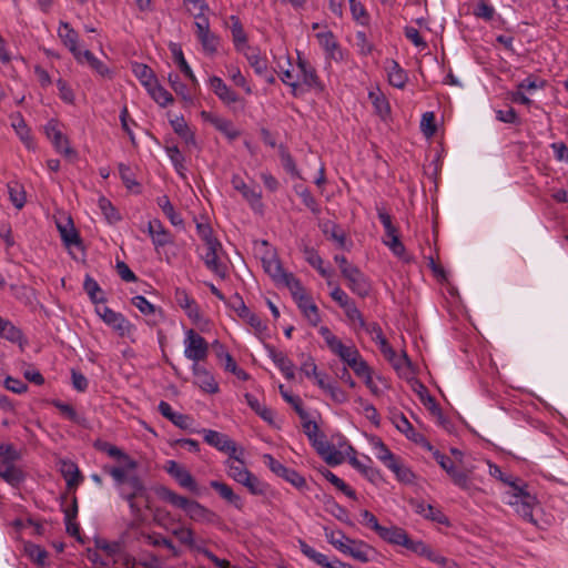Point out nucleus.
<instances>
[{
	"mask_svg": "<svg viewBox=\"0 0 568 568\" xmlns=\"http://www.w3.org/2000/svg\"><path fill=\"white\" fill-rule=\"evenodd\" d=\"M119 494L124 500L136 499L139 497L145 498L146 500L149 499L146 488L138 475H132L128 478V484H124L119 489Z\"/></svg>",
	"mask_w": 568,
	"mask_h": 568,
	"instance_id": "obj_19",
	"label": "nucleus"
},
{
	"mask_svg": "<svg viewBox=\"0 0 568 568\" xmlns=\"http://www.w3.org/2000/svg\"><path fill=\"white\" fill-rule=\"evenodd\" d=\"M226 70L227 77L236 87L242 88L246 94L253 93L251 83L246 80L237 65H227Z\"/></svg>",
	"mask_w": 568,
	"mask_h": 568,
	"instance_id": "obj_50",
	"label": "nucleus"
},
{
	"mask_svg": "<svg viewBox=\"0 0 568 568\" xmlns=\"http://www.w3.org/2000/svg\"><path fill=\"white\" fill-rule=\"evenodd\" d=\"M194 28L195 36L200 41L203 51L209 55L216 53L220 44V38L211 32L207 17H200L196 19L194 22Z\"/></svg>",
	"mask_w": 568,
	"mask_h": 568,
	"instance_id": "obj_9",
	"label": "nucleus"
},
{
	"mask_svg": "<svg viewBox=\"0 0 568 568\" xmlns=\"http://www.w3.org/2000/svg\"><path fill=\"white\" fill-rule=\"evenodd\" d=\"M43 131L58 153L67 158L77 155V152L70 146L69 139L62 133L58 120H49L43 126Z\"/></svg>",
	"mask_w": 568,
	"mask_h": 568,
	"instance_id": "obj_7",
	"label": "nucleus"
},
{
	"mask_svg": "<svg viewBox=\"0 0 568 568\" xmlns=\"http://www.w3.org/2000/svg\"><path fill=\"white\" fill-rule=\"evenodd\" d=\"M171 125H172L174 132L179 136H181L185 141V143H187V144L195 143L194 133L190 130V128L183 116L175 118L174 120H172Z\"/></svg>",
	"mask_w": 568,
	"mask_h": 568,
	"instance_id": "obj_52",
	"label": "nucleus"
},
{
	"mask_svg": "<svg viewBox=\"0 0 568 568\" xmlns=\"http://www.w3.org/2000/svg\"><path fill=\"white\" fill-rule=\"evenodd\" d=\"M97 313L101 320L121 337H131L135 331L134 325L128 321L123 314L108 306L97 307Z\"/></svg>",
	"mask_w": 568,
	"mask_h": 568,
	"instance_id": "obj_5",
	"label": "nucleus"
},
{
	"mask_svg": "<svg viewBox=\"0 0 568 568\" xmlns=\"http://www.w3.org/2000/svg\"><path fill=\"white\" fill-rule=\"evenodd\" d=\"M58 36L63 42V44L70 50V52L73 54L74 58H78L79 55V34L78 32L68 23V22H60L59 29H58Z\"/></svg>",
	"mask_w": 568,
	"mask_h": 568,
	"instance_id": "obj_25",
	"label": "nucleus"
},
{
	"mask_svg": "<svg viewBox=\"0 0 568 568\" xmlns=\"http://www.w3.org/2000/svg\"><path fill=\"white\" fill-rule=\"evenodd\" d=\"M8 193L11 203L16 209L21 210L26 204V191L23 186L17 182L8 184Z\"/></svg>",
	"mask_w": 568,
	"mask_h": 568,
	"instance_id": "obj_56",
	"label": "nucleus"
},
{
	"mask_svg": "<svg viewBox=\"0 0 568 568\" xmlns=\"http://www.w3.org/2000/svg\"><path fill=\"white\" fill-rule=\"evenodd\" d=\"M99 207L110 224H115L121 221V214L108 199L101 197L99 200Z\"/></svg>",
	"mask_w": 568,
	"mask_h": 568,
	"instance_id": "obj_60",
	"label": "nucleus"
},
{
	"mask_svg": "<svg viewBox=\"0 0 568 568\" xmlns=\"http://www.w3.org/2000/svg\"><path fill=\"white\" fill-rule=\"evenodd\" d=\"M183 344L184 356L192 361L193 364H199L206 359L209 354V344L205 338L194 329L186 331Z\"/></svg>",
	"mask_w": 568,
	"mask_h": 568,
	"instance_id": "obj_6",
	"label": "nucleus"
},
{
	"mask_svg": "<svg viewBox=\"0 0 568 568\" xmlns=\"http://www.w3.org/2000/svg\"><path fill=\"white\" fill-rule=\"evenodd\" d=\"M349 464L372 484L377 486L383 483L381 471L373 466V460L368 456H364V460L351 457Z\"/></svg>",
	"mask_w": 568,
	"mask_h": 568,
	"instance_id": "obj_18",
	"label": "nucleus"
},
{
	"mask_svg": "<svg viewBox=\"0 0 568 568\" xmlns=\"http://www.w3.org/2000/svg\"><path fill=\"white\" fill-rule=\"evenodd\" d=\"M24 550H26V554L28 555V557L36 564H38L40 566H43L45 564L48 552L45 551V549H43L39 545L31 544V542L26 544Z\"/></svg>",
	"mask_w": 568,
	"mask_h": 568,
	"instance_id": "obj_62",
	"label": "nucleus"
},
{
	"mask_svg": "<svg viewBox=\"0 0 568 568\" xmlns=\"http://www.w3.org/2000/svg\"><path fill=\"white\" fill-rule=\"evenodd\" d=\"M146 91L160 106L164 108L173 102L172 94L159 84L158 81L148 88Z\"/></svg>",
	"mask_w": 568,
	"mask_h": 568,
	"instance_id": "obj_47",
	"label": "nucleus"
},
{
	"mask_svg": "<svg viewBox=\"0 0 568 568\" xmlns=\"http://www.w3.org/2000/svg\"><path fill=\"white\" fill-rule=\"evenodd\" d=\"M242 54L246 58L248 64L257 75H266L267 60L261 55L257 48H248Z\"/></svg>",
	"mask_w": 568,
	"mask_h": 568,
	"instance_id": "obj_37",
	"label": "nucleus"
},
{
	"mask_svg": "<svg viewBox=\"0 0 568 568\" xmlns=\"http://www.w3.org/2000/svg\"><path fill=\"white\" fill-rule=\"evenodd\" d=\"M264 271L273 278L276 284H280L288 274L284 271L280 260L275 256L262 260Z\"/></svg>",
	"mask_w": 568,
	"mask_h": 568,
	"instance_id": "obj_40",
	"label": "nucleus"
},
{
	"mask_svg": "<svg viewBox=\"0 0 568 568\" xmlns=\"http://www.w3.org/2000/svg\"><path fill=\"white\" fill-rule=\"evenodd\" d=\"M230 20L232 22L231 33L234 48L237 52L242 53L248 48H251L247 43V34L243 28V24L237 16H231Z\"/></svg>",
	"mask_w": 568,
	"mask_h": 568,
	"instance_id": "obj_27",
	"label": "nucleus"
},
{
	"mask_svg": "<svg viewBox=\"0 0 568 568\" xmlns=\"http://www.w3.org/2000/svg\"><path fill=\"white\" fill-rule=\"evenodd\" d=\"M83 288L94 304L105 301L104 297L102 296V291L99 283L90 275L85 276L83 282Z\"/></svg>",
	"mask_w": 568,
	"mask_h": 568,
	"instance_id": "obj_57",
	"label": "nucleus"
},
{
	"mask_svg": "<svg viewBox=\"0 0 568 568\" xmlns=\"http://www.w3.org/2000/svg\"><path fill=\"white\" fill-rule=\"evenodd\" d=\"M222 245L219 241L205 245V252L201 254L204 265L216 276L224 278L227 274L226 265L220 258Z\"/></svg>",
	"mask_w": 568,
	"mask_h": 568,
	"instance_id": "obj_10",
	"label": "nucleus"
},
{
	"mask_svg": "<svg viewBox=\"0 0 568 568\" xmlns=\"http://www.w3.org/2000/svg\"><path fill=\"white\" fill-rule=\"evenodd\" d=\"M79 63H88L98 74L105 77L109 74V68L99 60L90 50H80L78 58Z\"/></svg>",
	"mask_w": 568,
	"mask_h": 568,
	"instance_id": "obj_39",
	"label": "nucleus"
},
{
	"mask_svg": "<svg viewBox=\"0 0 568 568\" xmlns=\"http://www.w3.org/2000/svg\"><path fill=\"white\" fill-rule=\"evenodd\" d=\"M267 355L282 372L286 379H293L295 377L293 362L281 351H277L273 346H266Z\"/></svg>",
	"mask_w": 568,
	"mask_h": 568,
	"instance_id": "obj_22",
	"label": "nucleus"
},
{
	"mask_svg": "<svg viewBox=\"0 0 568 568\" xmlns=\"http://www.w3.org/2000/svg\"><path fill=\"white\" fill-rule=\"evenodd\" d=\"M232 459H229L226 462L227 466V475L235 480L236 483L241 484L245 476L248 475L250 470L245 467L244 462L236 457L235 455L231 457Z\"/></svg>",
	"mask_w": 568,
	"mask_h": 568,
	"instance_id": "obj_42",
	"label": "nucleus"
},
{
	"mask_svg": "<svg viewBox=\"0 0 568 568\" xmlns=\"http://www.w3.org/2000/svg\"><path fill=\"white\" fill-rule=\"evenodd\" d=\"M247 405L265 422H273V412L260 403V400L252 394H245Z\"/></svg>",
	"mask_w": 568,
	"mask_h": 568,
	"instance_id": "obj_55",
	"label": "nucleus"
},
{
	"mask_svg": "<svg viewBox=\"0 0 568 568\" xmlns=\"http://www.w3.org/2000/svg\"><path fill=\"white\" fill-rule=\"evenodd\" d=\"M159 494L162 499L170 503L172 506L183 509L187 517L195 523L213 524L219 518L213 510L206 508L199 501L181 496L169 488L162 487Z\"/></svg>",
	"mask_w": 568,
	"mask_h": 568,
	"instance_id": "obj_2",
	"label": "nucleus"
},
{
	"mask_svg": "<svg viewBox=\"0 0 568 568\" xmlns=\"http://www.w3.org/2000/svg\"><path fill=\"white\" fill-rule=\"evenodd\" d=\"M226 303L240 318L256 332H263L266 328V325L260 316L248 310L243 298L237 293H235Z\"/></svg>",
	"mask_w": 568,
	"mask_h": 568,
	"instance_id": "obj_11",
	"label": "nucleus"
},
{
	"mask_svg": "<svg viewBox=\"0 0 568 568\" xmlns=\"http://www.w3.org/2000/svg\"><path fill=\"white\" fill-rule=\"evenodd\" d=\"M385 70L387 72L388 82L392 87L397 89L405 88L408 81V75L397 61L393 59L386 60Z\"/></svg>",
	"mask_w": 568,
	"mask_h": 568,
	"instance_id": "obj_26",
	"label": "nucleus"
},
{
	"mask_svg": "<svg viewBox=\"0 0 568 568\" xmlns=\"http://www.w3.org/2000/svg\"><path fill=\"white\" fill-rule=\"evenodd\" d=\"M204 440L210 446L233 457L237 450L235 443L225 434L212 429H203Z\"/></svg>",
	"mask_w": 568,
	"mask_h": 568,
	"instance_id": "obj_15",
	"label": "nucleus"
},
{
	"mask_svg": "<svg viewBox=\"0 0 568 568\" xmlns=\"http://www.w3.org/2000/svg\"><path fill=\"white\" fill-rule=\"evenodd\" d=\"M231 183L232 186L252 205V207H255L256 205L261 206L262 193L258 187H250L240 175H233Z\"/></svg>",
	"mask_w": 568,
	"mask_h": 568,
	"instance_id": "obj_23",
	"label": "nucleus"
},
{
	"mask_svg": "<svg viewBox=\"0 0 568 568\" xmlns=\"http://www.w3.org/2000/svg\"><path fill=\"white\" fill-rule=\"evenodd\" d=\"M372 445L375 450L376 458L386 467L397 458L379 438H374L372 440Z\"/></svg>",
	"mask_w": 568,
	"mask_h": 568,
	"instance_id": "obj_53",
	"label": "nucleus"
},
{
	"mask_svg": "<svg viewBox=\"0 0 568 568\" xmlns=\"http://www.w3.org/2000/svg\"><path fill=\"white\" fill-rule=\"evenodd\" d=\"M320 229L325 236L336 242L339 248H344L346 245V233L335 222L326 220L320 222Z\"/></svg>",
	"mask_w": 568,
	"mask_h": 568,
	"instance_id": "obj_34",
	"label": "nucleus"
},
{
	"mask_svg": "<svg viewBox=\"0 0 568 568\" xmlns=\"http://www.w3.org/2000/svg\"><path fill=\"white\" fill-rule=\"evenodd\" d=\"M156 202L172 225L183 226L182 216L175 212L174 206L172 205V203L170 202V199L166 195H162V196L158 197Z\"/></svg>",
	"mask_w": 568,
	"mask_h": 568,
	"instance_id": "obj_43",
	"label": "nucleus"
},
{
	"mask_svg": "<svg viewBox=\"0 0 568 568\" xmlns=\"http://www.w3.org/2000/svg\"><path fill=\"white\" fill-rule=\"evenodd\" d=\"M300 550L302 554L307 557L310 560L314 561L316 565L326 568L328 566L329 559L326 555L318 552L304 540H298Z\"/></svg>",
	"mask_w": 568,
	"mask_h": 568,
	"instance_id": "obj_48",
	"label": "nucleus"
},
{
	"mask_svg": "<svg viewBox=\"0 0 568 568\" xmlns=\"http://www.w3.org/2000/svg\"><path fill=\"white\" fill-rule=\"evenodd\" d=\"M134 75L140 80L141 84L148 89L158 80L150 67L143 63H134L132 65Z\"/></svg>",
	"mask_w": 568,
	"mask_h": 568,
	"instance_id": "obj_46",
	"label": "nucleus"
},
{
	"mask_svg": "<svg viewBox=\"0 0 568 568\" xmlns=\"http://www.w3.org/2000/svg\"><path fill=\"white\" fill-rule=\"evenodd\" d=\"M280 284L286 286L290 290L294 301H297L300 297L306 295V291L303 287L301 281L295 277L293 273H288Z\"/></svg>",
	"mask_w": 568,
	"mask_h": 568,
	"instance_id": "obj_58",
	"label": "nucleus"
},
{
	"mask_svg": "<svg viewBox=\"0 0 568 568\" xmlns=\"http://www.w3.org/2000/svg\"><path fill=\"white\" fill-rule=\"evenodd\" d=\"M192 372L202 389L211 394H214L219 390L217 383L203 366L200 364H193Z\"/></svg>",
	"mask_w": 568,
	"mask_h": 568,
	"instance_id": "obj_33",
	"label": "nucleus"
},
{
	"mask_svg": "<svg viewBox=\"0 0 568 568\" xmlns=\"http://www.w3.org/2000/svg\"><path fill=\"white\" fill-rule=\"evenodd\" d=\"M378 536L389 544L403 547H406L409 540L407 532L403 528H399L397 526H382L381 530L378 531Z\"/></svg>",
	"mask_w": 568,
	"mask_h": 568,
	"instance_id": "obj_30",
	"label": "nucleus"
},
{
	"mask_svg": "<svg viewBox=\"0 0 568 568\" xmlns=\"http://www.w3.org/2000/svg\"><path fill=\"white\" fill-rule=\"evenodd\" d=\"M405 548H407L408 550H410L419 556L426 557L429 561H432V558H434V556L436 554L435 550H433L429 546H427L422 540H413L410 538Z\"/></svg>",
	"mask_w": 568,
	"mask_h": 568,
	"instance_id": "obj_61",
	"label": "nucleus"
},
{
	"mask_svg": "<svg viewBox=\"0 0 568 568\" xmlns=\"http://www.w3.org/2000/svg\"><path fill=\"white\" fill-rule=\"evenodd\" d=\"M201 116L210 122L217 131L223 133L230 141L240 136V131L233 125L232 121L207 111H202Z\"/></svg>",
	"mask_w": 568,
	"mask_h": 568,
	"instance_id": "obj_20",
	"label": "nucleus"
},
{
	"mask_svg": "<svg viewBox=\"0 0 568 568\" xmlns=\"http://www.w3.org/2000/svg\"><path fill=\"white\" fill-rule=\"evenodd\" d=\"M297 68L301 72L302 82L304 85H306L308 89H317L322 90L323 85L320 81V78L317 75V72L314 67L310 64L305 59L301 58L298 55L297 59Z\"/></svg>",
	"mask_w": 568,
	"mask_h": 568,
	"instance_id": "obj_24",
	"label": "nucleus"
},
{
	"mask_svg": "<svg viewBox=\"0 0 568 568\" xmlns=\"http://www.w3.org/2000/svg\"><path fill=\"white\" fill-rule=\"evenodd\" d=\"M211 488H213L221 498H223L226 503L234 506L236 509L241 510L243 508V500L241 496L234 493L231 486L223 481L212 480L210 481Z\"/></svg>",
	"mask_w": 568,
	"mask_h": 568,
	"instance_id": "obj_28",
	"label": "nucleus"
},
{
	"mask_svg": "<svg viewBox=\"0 0 568 568\" xmlns=\"http://www.w3.org/2000/svg\"><path fill=\"white\" fill-rule=\"evenodd\" d=\"M487 465L489 475L508 487L504 493V501L511 506L524 520L536 524L532 515L536 497L527 490V484L518 477L504 474L498 465L489 460Z\"/></svg>",
	"mask_w": 568,
	"mask_h": 568,
	"instance_id": "obj_1",
	"label": "nucleus"
},
{
	"mask_svg": "<svg viewBox=\"0 0 568 568\" xmlns=\"http://www.w3.org/2000/svg\"><path fill=\"white\" fill-rule=\"evenodd\" d=\"M0 478L13 487H18L24 480L23 471L14 465V462L0 464Z\"/></svg>",
	"mask_w": 568,
	"mask_h": 568,
	"instance_id": "obj_32",
	"label": "nucleus"
},
{
	"mask_svg": "<svg viewBox=\"0 0 568 568\" xmlns=\"http://www.w3.org/2000/svg\"><path fill=\"white\" fill-rule=\"evenodd\" d=\"M304 434L321 457L329 465L341 464L343 458L341 453L335 449L327 440L325 434L320 429L315 420H311L308 413L301 418Z\"/></svg>",
	"mask_w": 568,
	"mask_h": 568,
	"instance_id": "obj_3",
	"label": "nucleus"
},
{
	"mask_svg": "<svg viewBox=\"0 0 568 568\" xmlns=\"http://www.w3.org/2000/svg\"><path fill=\"white\" fill-rule=\"evenodd\" d=\"M60 471L69 489L77 488L83 480L79 467L71 460H61Z\"/></svg>",
	"mask_w": 568,
	"mask_h": 568,
	"instance_id": "obj_29",
	"label": "nucleus"
},
{
	"mask_svg": "<svg viewBox=\"0 0 568 568\" xmlns=\"http://www.w3.org/2000/svg\"><path fill=\"white\" fill-rule=\"evenodd\" d=\"M387 468L395 474L397 480L404 484H413L415 480L414 473L398 457Z\"/></svg>",
	"mask_w": 568,
	"mask_h": 568,
	"instance_id": "obj_45",
	"label": "nucleus"
},
{
	"mask_svg": "<svg viewBox=\"0 0 568 568\" xmlns=\"http://www.w3.org/2000/svg\"><path fill=\"white\" fill-rule=\"evenodd\" d=\"M343 311H344L346 317L348 318V321L353 325H357L359 328L365 327V320H364L361 311L357 308L354 301L352 303H349L347 306H344Z\"/></svg>",
	"mask_w": 568,
	"mask_h": 568,
	"instance_id": "obj_64",
	"label": "nucleus"
},
{
	"mask_svg": "<svg viewBox=\"0 0 568 568\" xmlns=\"http://www.w3.org/2000/svg\"><path fill=\"white\" fill-rule=\"evenodd\" d=\"M342 276L347 281V286L354 294L359 297H366L369 294V282L356 265L353 268L344 270Z\"/></svg>",
	"mask_w": 568,
	"mask_h": 568,
	"instance_id": "obj_14",
	"label": "nucleus"
},
{
	"mask_svg": "<svg viewBox=\"0 0 568 568\" xmlns=\"http://www.w3.org/2000/svg\"><path fill=\"white\" fill-rule=\"evenodd\" d=\"M315 38L324 50L327 60H333L335 62H342L345 60V51L342 49L336 37L331 30L318 32L315 34Z\"/></svg>",
	"mask_w": 568,
	"mask_h": 568,
	"instance_id": "obj_12",
	"label": "nucleus"
},
{
	"mask_svg": "<svg viewBox=\"0 0 568 568\" xmlns=\"http://www.w3.org/2000/svg\"><path fill=\"white\" fill-rule=\"evenodd\" d=\"M415 510L426 519H430L438 524H448L447 517L438 508L429 504H425L424 501L417 503Z\"/></svg>",
	"mask_w": 568,
	"mask_h": 568,
	"instance_id": "obj_41",
	"label": "nucleus"
},
{
	"mask_svg": "<svg viewBox=\"0 0 568 568\" xmlns=\"http://www.w3.org/2000/svg\"><path fill=\"white\" fill-rule=\"evenodd\" d=\"M324 535L327 541L338 551H341L346 544V540L349 538L342 530H333L328 527L324 528Z\"/></svg>",
	"mask_w": 568,
	"mask_h": 568,
	"instance_id": "obj_63",
	"label": "nucleus"
},
{
	"mask_svg": "<svg viewBox=\"0 0 568 568\" xmlns=\"http://www.w3.org/2000/svg\"><path fill=\"white\" fill-rule=\"evenodd\" d=\"M263 462L276 476L285 479L295 488L303 489L306 486V480L301 474H298L295 469L284 466L271 454H264Z\"/></svg>",
	"mask_w": 568,
	"mask_h": 568,
	"instance_id": "obj_8",
	"label": "nucleus"
},
{
	"mask_svg": "<svg viewBox=\"0 0 568 568\" xmlns=\"http://www.w3.org/2000/svg\"><path fill=\"white\" fill-rule=\"evenodd\" d=\"M207 84L213 93L225 104L232 105L241 101L239 94L232 90L220 77L211 75Z\"/></svg>",
	"mask_w": 568,
	"mask_h": 568,
	"instance_id": "obj_16",
	"label": "nucleus"
},
{
	"mask_svg": "<svg viewBox=\"0 0 568 568\" xmlns=\"http://www.w3.org/2000/svg\"><path fill=\"white\" fill-rule=\"evenodd\" d=\"M0 336L12 343H18L21 342L23 335L10 321L0 316Z\"/></svg>",
	"mask_w": 568,
	"mask_h": 568,
	"instance_id": "obj_51",
	"label": "nucleus"
},
{
	"mask_svg": "<svg viewBox=\"0 0 568 568\" xmlns=\"http://www.w3.org/2000/svg\"><path fill=\"white\" fill-rule=\"evenodd\" d=\"M320 334L324 338L329 351L338 356L344 363L349 365L359 354L358 349L353 343L344 344L337 336H335L328 327L322 326Z\"/></svg>",
	"mask_w": 568,
	"mask_h": 568,
	"instance_id": "obj_4",
	"label": "nucleus"
},
{
	"mask_svg": "<svg viewBox=\"0 0 568 568\" xmlns=\"http://www.w3.org/2000/svg\"><path fill=\"white\" fill-rule=\"evenodd\" d=\"M98 448L108 456L123 462L128 469H135L138 467V463L115 445L103 442L98 445Z\"/></svg>",
	"mask_w": 568,
	"mask_h": 568,
	"instance_id": "obj_36",
	"label": "nucleus"
},
{
	"mask_svg": "<svg viewBox=\"0 0 568 568\" xmlns=\"http://www.w3.org/2000/svg\"><path fill=\"white\" fill-rule=\"evenodd\" d=\"M295 302L311 325L316 326L321 322L318 307L307 294Z\"/></svg>",
	"mask_w": 568,
	"mask_h": 568,
	"instance_id": "obj_35",
	"label": "nucleus"
},
{
	"mask_svg": "<svg viewBox=\"0 0 568 568\" xmlns=\"http://www.w3.org/2000/svg\"><path fill=\"white\" fill-rule=\"evenodd\" d=\"M13 130L16 131L17 135L21 140V142L26 145L29 150H36V142L31 135L30 129L28 128L26 121L22 116H17L12 120L11 123Z\"/></svg>",
	"mask_w": 568,
	"mask_h": 568,
	"instance_id": "obj_38",
	"label": "nucleus"
},
{
	"mask_svg": "<svg viewBox=\"0 0 568 568\" xmlns=\"http://www.w3.org/2000/svg\"><path fill=\"white\" fill-rule=\"evenodd\" d=\"M148 233L151 236L155 251L173 243L172 234L164 227L162 222L154 219L148 224Z\"/></svg>",
	"mask_w": 568,
	"mask_h": 568,
	"instance_id": "obj_17",
	"label": "nucleus"
},
{
	"mask_svg": "<svg viewBox=\"0 0 568 568\" xmlns=\"http://www.w3.org/2000/svg\"><path fill=\"white\" fill-rule=\"evenodd\" d=\"M393 424L408 439L417 440L416 436L418 434L415 432L413 425L409 423V420L407 419V417L404 414H402V413L395 414L393 416Z\"/></svg>",
	"mask_w": 568,
	"mask_h": 568,
	"instance_id": "obj_54",
	"label": "nucleus"
},
{
	"mask_svg": "<svg viewBox=\"0 0 568 568\" xmlns=\"http://www.w3.org/2000/svg\"><path fill=\"white\" fill-rule=\"evenodd\" d=\"M324 477L327 481H329L333 486H335L338 490L345 494L349 498H356V493L353 490L343 479L336 476L331 470H326Z\"/></svg>",
	"mask_w": 568,
	"mask_h": 568,
	"instance_id": "obj_59",
	"label": "nucleus"
},
{
	"mask_svg": "<svg viewBox=\"0 0 568 568\" xmlns=\"http://www.w3.org/2000/svg\"><path fill=\"white\" fill-rule=\"evenodd\" d=\"M164 469L178 484L193 494H199V485L191 473L175 460H168Z\"/></svg>",
	"mask_w": 568,
	"mask_h": 568,
	"instance_id": "obj_13",
	"label": "nucleus"
},
{
	"mask_svg": "<svg viewBox=\"0 0 568 568\" xmlns=\"http://www.w3.org/2000/svg\"><path fill=\"white\" fill-rule=\"evenodd\" d=\"M57 226H58V230L60 232L62 241L67 245L70 246V245H78V244H80L79 234L75 231V229H74V226H73V224H72L70 219H68L65 224L58 223Z\"/></svg>",
	"mask_w": 568,
	"mask_h": 568,
	"instance_id": "obj_49",
	"label": "nucleus"
},
{
	"mask_svg": "<svg viewBox=\"0 0 568 568\" xmlns=\"http://www.w3.org/2000/svg\"><path fill=\"white\" fill-rule=\"evenodd\" d=\"M341 552L351 556L361 562H368L371 560L373 549L362 540L348 538L344 547L341 549Z\"/></svg>",
	"mask_w": 568,
	"mask_h": 568,
	"instance_id": "obj_21",
	"label": "nucleus"
},
{
	"mask_svg": "<svg viewBox=\"0 0 568 568\" xmlns=\"http://www.w3.org/2000/svg\"><path fill=\"white\" fill-rule=\"evenodd\" d=\"M449 477L458 488L466 491L469 496H474L479 491V488L474 484L469 471L456 468Z\"/></svg>",
	"mask_w": 568,
	"mask_h": 568,
	"instance_id": "obj_31",
	"label": "nucleus"
},
{
	"mask_svg": "<svg viewBox=\"0 0 568 568\" xmlns=\"http://www.w3.org/2000/svg\"><path fill=\"white\" fill-rule=\"evenodd\" d=\"M241 485L246 487V489L256 496H264L268 490V485L262 481L258 477H256L253 473H248L247 476L241 481Z\"/></svg>",
	"mask_w": 568,
	"mask_h": 568,
	"instance_id": "obj_44",
	"label": "nucleus"
}]
</instances>
